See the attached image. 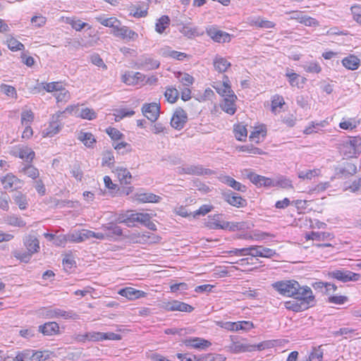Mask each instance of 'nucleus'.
Listing matches in <instances>:
<instances>
[{
	"label": "nucleus",
	"mask_w": 361,
	"mask_h": 361,
	"mask_svg": "<svg viewBox=\"0 0 361 361\" xmlns=\"http://www.w3.org/2000/svg\"><path fill=\"white\" fill-rule=\"evenodd\" d=\"M274 346L272 341H264L257 345H250L240 341H235L232 339L231 343L227 346L228 350L232 353H240L245 352H252L255 350H262Z\"/></svg>",
	"instance_id": "nucleus-1"
},
{
	"label": "nucleus",
	"mask_w": 361,
	"mask_h": 361,
	"mask_svg": "<svg viewBox=\"0 0 361 361\" xmlns=\"http://www.w3.org/2000/svg\"><path fill=\"white\" fill-rule=\"evenodd\" d=\"M221 214H214L213 216H209L207 226L211 229H228L230 231H236L243 228V223L221 221Z\"/></svg>",
	"instance_id": "nucleus-2"
},
{
	"label": "nucleus",
	"mask_w": 361,
	"mask_h": 361,
	"mask_svg": "<svg viewBox=\"0 0 361 361\" xmlns=\"http://www.w3.org/2000/svg\"><path fill=\"white\" fill-rule=\"evenodd\" d=\"M271 286L279 294L291 298L298 288V282L295 280H282L272 283Z\"/></svg>",
	"instance_id": "nucleus-3"
},
{
	"label": "nucleus",
	"mask_w": 361,
	"mask_h": 361,
	"mask_svg": "<svg viewBox=\"0 0 361 361\" xmlns=\"http://www.w3.org/2000/svg\"><path fill=\"white\" fill-rule=\"evenodd\" d=\"M298 288V290L295 291L291 298L305 303L308 308L313 306L315 302V297L311 288L307 286H301L299 283Z\"/></svg>",
	"instance_id": "nucleus-4"
},
{
	"label": "nucleus",
	"mask_w": 361,
	"mask_h": 361,
	"mask_svg": "<svg viewBox=\"0 0 361 361\" xmlns=\"http://www.w3.org/2000/svg\"><path fill=\"white\" fill-rule=\"evenodd\" d=\"M48 358L47 352L25 349L17 353L15 361H44Z\"/></svg>",
	"instance_id": "nucleus-5"
},
{
	"label": "nucleus",
	"mask_w": 361,
	"mask_h": 361,
	"mask_svg": "<svg viewBox=\"0 0 361 361\" xmlns=\"http://www.w3.org/2000/svg\"><path fill=\"white\" fill-rule=\"evenodd\" d=\"M43 314L49 319H78L79 318V315L73 310L66 311L57 307L45 308Z\"/></svg>",
	"instance_id": "nucleus-6"
},
{
	"label": "nucleus",
	"mask_w": 361,
	"mask_h": 361,
	"mask_svg": "<svg viewBox=\"0 0 361 361\" xmlns=\"http://www.w3.org/2000/svg\"><path fill=\"white\" fill-rule=\"evenodd\" d=\"M329 278L335 279L341 282L357 281L360 279V275L349 270L338 269L328 273Z\"/></svg>",
	"instance_id": "nucleus-7"
},
{
	"label": "nucleus",
	"mask_w": 361,
	"mask_h": 361,
	"mask_svg": "<svg viewBox=\"0 0 361 361\" xmlns=\"http://www.w3.org/2000/svg\"><path fill=\"white\" fill-rule=\"evenodd\" d=\"M151 219V216L147 213H127L121 222L125 223L128 226H130L131 224L135 222L140 223L145 225Z\"/></svg>",
	"instance_id": "nucleus-8"
},
{
	"label": "nucleus",
	"mask_w": 361,
	"mask_h": 361,
	"mask_svg": "<svg viewBox=\"0 0 361 361\" xmlns=\"http://www.w3.org/2000/svg\"><path fill=\"white\" fill-rule=\"evenodd\" d=\"M178 173L180 174H190L195 176L211 175L213 171L209 169H204L201 165H190L178 168Z\"/></svg>",
	"instance_id": "nucleus-9"
},
{
	"label": "nucleus",
	"mask_w": 361,
	"mask_h": 361,
	"mask_svg": "<svg viewBox=\"0 0 361 361\" xmlns=\"http://www.w3.org/2000/svg\"><path fill=\"white\" fill-rule=\"evenodd\" d=\"M188 121L186 112L181 108L176 109L171 119V125L177 130L182 129Z\"/></svg>",
	"instance_id": "nucleus-10"
},
{
	"label": "nucleus",
	"mask_w": 361,
	"mask_h": 361,
	"mask_svg": "<svg viewBox=\"0 0 361 361\" xmlns=\"http://www.w3.org/2000/svg\"><path fill=\"white\" fill-rule=\"evenodd\" d=\"M163 308L166 311H180L191 312L194 307L191 305L178 300H172L163 303Z\"/></svg>",
	"instance_id": "nucleus-11"
},
{
	"label": "nucleus",
	"mask_w": 361,
	"mask_h": 361,
	"mask_svg": "<svg viewBox=\"0 0 361 361\" xmlns=\"http://www.w3.org/2000/svg\"><path fill=\"white\" fill-rule=\"evenodd\" d=\"M249 255L252 257H260L271 258L276 255L274 250L263 247L262 245H252L249 247Z\"/></svg>",
	"instance_id": "nucleus-12"
},
{
	"label": "nucleus",
	"mask_w": 361,
	"mask_h": 361,
	"mask_svg": "<svg viewBox=\"0 0 361 361\" xmlns=\"http://www.w3.org/2000/svg\"><path fill=\"white\" fill-rule=\"evenodd\" d=\"M142 114L152 122H155L159 116L160 106L157 103L145 104L142 108Z\"/></svg>",
	"instance_id": "nucleus-13"
},
{
	"label": "nucleus",
	"mask_w": 361,
	"mask_h": 361,
	"mask_svg": "<svg viewBox=\"0 0 361 361\" xmlns=\"http://www.w3.org/2000/svg\"><path fill=\"white\" fill-rule=\"evenodd\" d=\"M183 343L189 348L204 350L209 348L212 343L210 341L199 337H191L183 341Z\"/></svg>",
	"instance_id": "nucleus-14"
},
{
	"label": "nucleus",
	"mask_w": 361,
	"mask_h": 361,
	"mask_svg": "<svg viewBox=\"0 0 361 361\" xmlns=\"http://www.w3.org/2000/svg\"><path fill=\"white\" fill-rule=\"evenodd\" d=\"M114 35L121 37L123 39L135 40L137 38L138 35L127 26H121V23L118 24L114 30Z\"/></svg>",
	"instance_id": "nucleus-15"
},
{
	"label": "nucleus",
	"mask_w": 361,
	"mask_h": 361,
	"mask_svg": "<svg viewBox=\"0 0 361 361\" xmlns=\"http://www.w3.org/2000/svg\"><path fill=\"white\" fill-rule=\"evenodd\" d=\"M4 188L14 190L22 187V181L13 174H7L1 179Z\"/></svg>",
	"instance_id": "nucleus-16"
},
{
	"label": "nucleus",
	"mask_w": 361,
	"mask_h": 361,
	"mask_svg": "<svg viewBox=\"0 0 361 361\" xmlns=\"http://www.w3.org/2000/svg\"><path fill=\"white\" fill-rule=\"evenodd\" d=\"M214 88L216 89V92L224 98H236V96L235 95L233 91L231 90V87L230 85V80L228 76L226 75H224L222 84H221L219 86L214 87Z\"/></svg>",
	"instance_id": "nucleus-17"
},
{
	"label": "nucleus",
	"mask_w": 361,
	"mask_h": 361,
	"mask_svg": "<svg viewBox=\"0 0 361 361\" xmlns=\"http://www.w3.org/2000/svg\"><path fill=\"white\" fill-rule=\"evenodd\" d=\"M224 197L225 201L231 206L240 208L247 205V200L235 192L224 193Z\"/></svg>",
	"instance_id": "nucleus-18"
},
{
	"label": "nucleus",
	"mask_w": 361,
	"mask_h": 361,
	"mask_svg": "<svg viewBox=\"0 0 361 361\" xmlns=\"http://www.w3.org/2000/svg\"><path fill=\"white\" fill-rule=\"evenodd\" d=\"M207 35L215 42L224 43L229 42L231 39L230 35L222 30H217L214 27H209L207 30Z\"/></svg>",
	"instance_id": "nucleus-19"
},
{
	"label": "nucleus",
	"mask_w": 361,
	"mask_h": 361,
	"mask_svg": "<svg viewBox=\"0 0 361 361\" xmlns=\"http://www.w3.org/2000/svg\"><path fill=\"white\" fill-rule=\"evenodd\" d=\"M159 61L147 56H142V58L139 59L137 62V68L145 71L157 69L159 67Z\"/></svg>",
	"instance_id": "nucleus-20"
},
{
	"label": "nucleus",
	"mask_w": 361,
	"mask_h": 361,
	"mask_svg": "<svg viewBox=\"0 0 361 361\" xmlns=\"http://www.w3.org/2000/svg\"><path fill=\"white\" fill-rule=\"evenodd\" d=\"M23 244L27 250L34 255L39 251V241L34 235H27L23 238Z\"/></svg>",
	"instance_id": "nucleus-21"
},
{
	"label": "nucleus",
	"mask_w": 361,
	"mask_h": 361,
	"mask_svg": "<svg viewBox=\"0 0 361 361\" xmlns=\"http://www.w3.org/2000/svg\"><path fill=\"white\" fill-rule=\"evenodd\" d=\"M144 79L145 75L140 72H126L121 76V81L128 85H135Z\"/></svg>",
	"instance_id": "nucleus-22"
},
{
	"label": "nucleus",
	"mask_w": 361,
	"mask_h": 361,
	"mask_svg": "<svg viewBox=\"0 0 361 361\" xmlns=\"http://www.w3.org/2000/svg\"><path fill=\"white\" fill-rule=\"evenodd\" d=\"M118 294L131 300L143 298L146 295V293L144 291L137 290L132 287H126L121 289L118 291Z\"/></svg>",
	"instance_id": "nucleus-23"
},
{
	"label": "nucleus",
	"mask_w": 361,
	"mask_h": 361,
	"mask_svg": "<svg viewBox=\"0 0 361 361\" xmlns=\"http://www.w3.org/2000/svg\"><path fill=\"white\" fill-rule=\"evenodd\" d=\"M39 332L45 336H53L59 334V326L55 322H47L39 326Z\"/></svg>",
	"instance_id": "nucleus-24"
},
{
	"label": "nucleus",
	"mask_w": 361,
	"mask_h": 361,
	"mask_svg": "<svg viewBox=\"0 0 361 361\" xmlns=\"http://www.w3.org/2000/svg\"><path fill=\"white\" fill-rule=\"evenodd\" d=\"M61 129V125L59 119H56V117L54 118L52 117L48 127L42 131V134L44 137H53L54 135L57 134Z\"/></svg>",
	"instance_id": "nucleus-25"
},
{
	"label": "nucleus",
	"mask_w": 361,
	"mask_h": 361,
	"mask_svg": "<svg viewBox=\"0 0 361 361\" xmlns=\"http://www.w3.org/2000/svg\"><path fill=\"white\" fill-rule=\"evenodd\" d=\"M334 238V235L333 233L322 231H312L309 233H307L305 235V238L307 240H312L317 241H325L332 240Z\"/></svg>",
	"instance_id": "nucleus-26"
},
{
	"label": "nucleus",
	"mask_w": 361,
	"mask_h": 361,
	"mask_svg": "<svg viewBox=\"0 0 361 361\" xmlns=\"http://www.w3.org/2000/svg\"><path fill=\"white\" fill-rule=\"evenodd\" d=\"M134 198L140 203H157L161 200V197L151 192L137 193L135 195Z\"/></svg>",
	"instance_id": "nucleus-27"
},
{
	"label": "nucleus",
	"mask_w": 361,
	"mask_h": 361,
	"mask_svg": "<svg viewBox=\"0 0 361 361\" xmlns=\"http://www.w3.org/2000/svg\"><path fill=\"white\" fill-rule=\"evenodd\" d=\"M219 180L235 190L244 192L246 191V186L236 181L234 178L228 176H221Z\"/></svg>",
	"instance_id": "nucleus-28"
},
{
	"label": "nucleus",
	"mask_w": 361,
	"mask_h": 361,
	"mask_svg": "<svg viewBox=\"0 0 361 361\" xmlns=\"http://www.w3.org/2000/svg\"><path fill=\"white\" fill-rule=\"evenodd\" d=\"M224 327L230 331L248 330L253 327V324L252 322L247 321L226 322Z\"/></svg>",
	"instance_id": "nucleus-29"
},
{
	"label": "nucleus",
	"mask_w": 361,
	"mask_h": 361,
	"mask_svg": "<svg viewBox=\"0 0 361 361\" xmlns=\"http://www.w3.org/2000/svg\"><path fill=\"white\" fill-rule=\"evenodd\" d=\"M114 173H116L121 184L127 185L130 183L132 176L127 169L118 166L115 169Z\"/></svg>",
	"instance_id": "nucleus-30"
},
{
	"label": "nucleus",
	"mask_w": 361,
	"mask_h": 361,
	"mask_svg": "<svg viewBox=\"0 0 361 361\" xmlns=\"http://www.w3.org/2000/svg\"><path fill=\"white\" fill-rule=\"evenodd\" d=\"M102 228L104 231L103 233L106 234V238L121 236L122 235V229L121 227L113 223L103 225Z\"/></svg>",
	"instance_id": "nucleus-31"
},
{
	"label": "nucleus",
	"mask_w": 361,
	"mask_h": 361,
	"mask_svg": "<svg viewBox=\"0 0 361 361\" xmlns=\"http://www.w3.org/2000/svg\"><path fill=\"white\" fill-rule=\"evenodd\" d=\"M286 75L288 78V82L292 87H297L298 88L303 87L306 78H302L298 74L289 72L288 71L286 73Z\"/></svg>",
	"instance_id": "nucleus-32"
},
{
	"label": "nucleus",
	"mask_w": 361,
	"mask_h": 361,
	"mask_svg": "<svg viewBox=\"0 0 361 361\" xmlns=\"http://www.w3.org/2000/svg\"><path fill=\"white\" fill-rule=\"evenodd\" d=\"M342 64L347 69L355 71L359 68L360 60L354 55H349L342 60Z\"/></svg>",
	"instance_id": "nucleus-33"
},
{
	"label": "nucleus",
	"mask_w": 361,
	"mask_h": 361,
	"mask_svg": "<svg viewBox=\"0 0 361 361\" xmlns=\"http://www.w3.org/2000/svg\"><path fill=\"white\" fill-rule=\"evenodd\" d=\"M247 177L253 184L258 186H269L271 184V180L270 178L254 173H250L248 174Z\"/></svg>",
	"instance_id": "nucleus-34"
},
{
	"label": "nucleus",
	"mask_w": 361,
	"mask_h": 361,
	"mask_svg": "<svg viewBox=\"0 0 361 361\" xmlns=\"http://www.w3.org/2000/svg\"><path fill=\"white\" fill-rule=\"evenodd\" d=\"M214 67L219 73H224L231 66V63L225 58L216 56L214 59Z\"/></svg>",
	"instance_id": "nucleus-35"
},
{
	"label": "nucleus",
	"mask_w": 361,
	"mask_h": 361,
	"mask_svg": "<svg viewBox=\"0 0 361 361\" xmlns=\"http://www.w3.org/2000/svg\"><path fill=\"white\" fill-rule=\"evenodd\" d=\"M285 307L288 310L295 312H302L308 309L307 305L305 303L300 302L298 300H290L286 301L284 303Z\"/></svg>",
	"instance_id": "nucleus-36"
},
{
	"label": "nucleus",
	"mask_w": 361,
	"mask_h": 361,
	"mask_svg": "<svg viewBox=\"0 0 361 361\" xmlns=\"http://www.w3.org/2000/svg\"><path fill=\"white\" fill-rule=\"evenodd\" d=\"M236 98L226 97L224 98V102L221 104V109L226 113L233 115L235 113L236 108L235 101Z\"/></svg>",
	"instance_id": "nucleus-37"
},
{
	"label": "nucleus",
	"mask_w": 361,
	"mask_h": 361,
	"mask_svg": "<svg viewBox=\"0 0 361 361\" xmlns=\"http://www.w3.org/2000/svg\"><path fill=\"white\" fill-rule=\"evenodd\" d=\"M163 56L171 57L178 61H183L185 59L189 58V56L185 53L171 50L169 48L164 49Z\"/></svg>",
	"instance_id": "nucleus-38"
},
{
	"label": "nucleus",
	"mask_w": 361,
	"mask_h": 361,
	"mask_svg": "<svg viewBox=\"0 0 361 361\" xmlns=\"http://www.w3.org/2000/svg\"><path fill=\"white\" fill-rule=\"evenodd\" d=\"M95 19L97 22L100 23L104 26L112 27L114 30L116 28L118 24H120V21L115 17L106 18L103 16H99L96 17Z\"/></svg>",
	"instance_id": "nucleus-39"
},
{
	"label": "nucleus",
	"mask_w": 361,
	"mask_h": 361,
	"mask_svg": "<svg viewBox=\"0 0 361 361\" xmlns=\"http://www.w3.org/2000/svg\"><path fill=\"white\" fill-rule=\"evenodd\" d=\"M233 132L235 134V137L238 140L243 141L247 137V129L245 126L242 123L234 125Z\"/></svg>",
	"instance_id": "nucleus-40"
},
{
	"label": "nucleus",
	"mask_w": 361,
	"mask_h": 361,
	"mask_svg": "<svg viewBox=\"0 0 361 361\" xmlns=\"http://www.w3.org/2000/svg\"><path fill=\"white\" fill-rule=\"evenodd\" d=\"M5 222L12 226L24 227L26 223L17 215H8L5 217Z\"/></svg>",
	"instance_id": "nucleus-41"
},
{
	"label": "nucleus",
	"mask_w": 361,
	"mask_h": 361,
	"mask_svg": "<svg viewBox=\"0 0 361 361\" xmlns=\"http://www.w3.org/2000/svg\"><path fill=\"white\" fill-rule=\"evenodd\" d=\"M170 24V19L167 16H162L160 18L158 19L157 22L155 25V30L159 33L162 34L165 29L169 27Z\"/></svg>",
	"instance_id": "nucleus-42"
},
{
	"label": "nucleus",
	"mask_w": 361,
	"mask_h": 361,
	"mask_svg": "<svg viewBox=\"0 0 361 361\" xmlns=\"http://www.w3.org/2000/svg\"><path fill=\"white\" fill-rule=\"evenodd\" d=\"M78 138L88 147H92V145L96 142L94 135L91 133L80 132Z\"/></svg>",
	"instance_id": "nucleus-43"
},
{
	"label": "nucleus",
	"mask_w": 361,
	"mask_h": 361,
	"mask_svg": "<svg viewBox=\"0 0 361 361\" xmlns=\"http://www.w3.org/2000/svg\"><path fill=\"white\" fill-rule=\"evenodd\" d=\"M12 255L17 259L20 260L21 262L28 263L33 255L27 250L20 251L16 250L12 252Z\"/></svg>",
	"instance_id": "nucleus-44"
},
{
	"label": "nucleus",
	"mask_w": 361,
	"mask_h": 361,
	"mask_svg": "<svg viewBox=\"0 0 361 361\" xmlns=\"http://www.w3.org/2000/svg\"><path fill=\"white\" fill-rule=\"evenodd\" d=\"M13 199L14 202L18 205V207L20 209H25L27 207V201L25 195L23 194L20 192H16L13 196Z\"/></svg>",
	"instance_id": "nucleus-45"
},
{
	"label": "nucleus",
	"mask_w": 361,
	"mask_h": 361,
	"mask_svg": "<svg viewBox=\"0 0 361 361\" xmlns=\"http://www.w3.org/2000/svg\"><path fill=\"white\" fill-rule=\"evenodd\" d=\"M357 173V166L353 163H346L343 167L339 169L338 174L344 176H352Z\"/></svg>",
	"instance_id": "nucleus-46"
},
{
	"label": "nucleus",
	"mask_w": 361,
	"mask_h": 361,
	"mask_svg": "<svg viewBox=\"0 0 361 361\" xmlns=\"http://www.w3.org/2000/svg\"><path fill=\"white\" fill-rule=\"evenodd\" d=\"M6 43L8 49L12 51L23 50L25 49L24 44L13 37L8 38Z\"/></svg>",
	"instance_id": "nucleus-47"
},
{
	"label": "nucleus",
	"mask_w": 361,
	"mask_h": 361,
	"mask_svg": "<svg viewBox=\"0 0 361 361\" xmlns=\"http://www.w3.org/2000/svg\"><path fill=\"white\" fill-rule=\"evenodd\" d=\"M77 116L83 119L92 121L97 118V114L93 109L86 107L80 109L77 114Z\"/></svg>",
	"instance_id": "nucleus-48"
},
{
	"label": "nucleus",
	"mask_w": 361,
	"mask_h": 361,
	"mask_svg": "<svg viewBox=\"0 0 361 361\" xmlns=\"http://www.w3.org/2000/svg\"><path fill=\"white\" fill-rule=\"evenodd\" d=\"M164 96L169 103L173 104L178 99L179 92L175 87H169L166 88Z\"/></svg>",
	"instance_id": "nucleus-49"
},
{
	"label": "nucleus",
	"mask_w": 361,
	"mask_h": 361,
	"mask_svg": "<svg viewBox=\"0 0 361 361\" xmlns=\"http://www.w3.org/2000/svg\"><path fill=\"white\" fill-rule=\"evenodd\" d=\"M54 96L56 99L57 102H66L71 98L69 92L64 87H61Z\"/></svg>",
	"instance_id": "nucleus-50"
},
{
	"label": "nucleus",
	"mask_w": 361,
	"mask_h": 361,
	"mask_svg": "<svg viewBox=\"0 0 361 361\" xmlns=\"http://www.w3.org/2000/svg\"><path fill=\"white\" fill-rule=\"evenodd\" d=\"M250 24L262 28H272L274 27V23L273 22L263 20L260 18L252 20Z\"/></svg>",
	"instance_id": "nucleus-51"
},
{
	"label": "nucleus",
	"mask_w": 361,
	"mask_h": 361,
	"mask_svg": "<svg viewBox=\"0 0 361 361\" xmlns=\"http://www.w3.org/2000/svg\"><path fill=\"white\" fill-rule=\"evenodd\" d=\"M82 235L85 238V240L87 239H90L91 238H95L99 240H104L106 239V234H104L103 233H96L92 231L89 230H82Z\"/></svg>",
	"instance_id": "nucleus-52"
},
{
	"label": "nucleus",
	"mask_w": 361,
	"mask_h": 361,
	"mask_svg": "<svg viewBox=\"0 0 361 361\" xmlns=\"http://www.w3.org/2000/svg\"><path fill=\"white\" fill-rule=\"evenodd\" d=\"M22 171L28 177L32 178V179L37 178L39 175V171L37 168L33 166L32 165H27L23 168Z\"/></svg>",
	"instance_id": "nucleus-53"
},
{
	"label": "nucleus",
	"mask_w": 361,
	"mask_h": 361,
	"mask_svg": "<svg viewBox=\"0 0 361 361\" xmlns=\"http://www.w3.org/2000/svg\"><path fill=\"white\" fill-rule=\"evenodd\" d=\"M226 357L220 354L209 353L199 358L198 361H225Z\"/></svg>",
	"instance_id": "nucleus-54"
},
{
	"label": "nucleus",
	"mask_w": 361,
	"mask_h": 361,
	"mask_svg": "<svg viewBox=\"0 0 361 361\" xmlns=\"http://www.w3.org/2000/svg\"><path fill=\"white\" fill-rule=\"evenodd\" d=\"M353 19L361 25V5L355 4L350 7Z\"/></svg>",
	"instance_id": "nucleus-55"
},
{
	"label": "nucleus",
	"mask_w": 361,
	"mask_h": 361,
	"mask_svg": "<svg viewBox=\"0 0 361 361\" xmlns=\"http://www.w3.org/2000/svg\"><path fill=\"white\" fill-rule=\"evenodd\" d=\"M34 114L31 110L23 111L21 114V123L23 126L30 125L33 121Z\"/></svg>",
	"instance_id": "nucleus-56"
},
{
	"label": "nucleus",
	"mask_w": 361,
	"mask_h": 361,
	"mask_svg": "<svg viewBox=\"0 0 361 361\" xmlns=\"http://www.w3.org/2000/svg\"><path fill=\"white\" fill-rule=\"evenodd\" d=\"M180 32L185 37L191 38L198 35L197 29L196 27H192L189 25H183L180 29Z\"/></svg>",
	"instance_id": "nucleus-57"
},
{
	"label": "nucleus",
	"mask_w": 361,
	"mask_h": 361,
	"mask_svg": "<svg viewBox=\"0 0 361 361\" xmlns=\"http://www.w3.org/2000/svg\"><path fill=\"white\" fill-rule=\"evenodd\" d=\"M66 22H67V23L71 25V27L73 29H75L76 31H80L85 27L88 25L87 23H83L80 20H78V19L67 18Z\"/></svg>",
	"instance_id": "nucleus-58"
},
{
	"label": "nucleus",
	"mask_w": 361,
	"mask_h": 361,
	"mask_svg": "<svg viewBox=\"0 0 361 361\" xmlns=\"http://www.w3.org/2000/svg\"><path fill=\"white\" fill-rule=\"evenodd\" d=\"M178 75L177 76L179 81L185 86H190L194 82V78L192 75L188 73H178Z\"/></svg>",
	"instance_id": "nucleus-59"
},
{
	"label": "nucleus",
	"mask_w": 361,
	"mask_h": 361,
	"mask_svg": "<svg viewBox=\"0 0 361 361\" xmlns=\"http://www.w3.org/2000/svg\"><path fill=\"white\" fill-rule=\"evenodd\" d=\"M285 104L283 98L280 95L274 96L271 100V111L272 112H276L277 107L281 108Z\"/></svg>",
	"instance_id": "nucleus-60"
},
{
	"label": "nucleus",
	"mask_w": 361,
	"mask_h": 361,
	"mask_svg": "<svg viewBox=\"0 0 361 361\" xmlns=\"http://www.w3.org/2000/svg\"><path fill=\"white\" fill-rule=\"evenodd\" d=\"M300 23L309 27H317L319 25V23L317 20L304 14L301 18Z\"/></svg>",
	"instance_id": "nucleus-61"
},
{
	"label": "nucleus",
	"mask_w": 361,
	"mask_h": 361,
	"mask_svg": "<svg viewBox=\"0 0 361 361\" xmlns=\"http://www.w3.org/2000/svg\"><path fill=\"white\" fill-rule=\"evenodd\" d=\"M20 157L27 161H31L35 157V152L27 147L20 151Z\"/></svg>",
	"instance_id": "nucleus-62"
},
{
	"label": "nucleus",
	"mask_w": 361,
	"mask_h": 361,
	"mask_svg": "<svg viewBox=\"0 0 361 361\" xmlns=\"http://www.w3.org/2000/svg\"><path fill=\"white\" fill-rule=\"evenodd\" d=\"M303 68L305 71L309 73H319L322 68L318 63L311 62L303 66Z\"/></svg>",
	"instance_id": "nucleus-63"
},
{
	"label": "nucleus",
	"mask_w": 361,
	"mask_h": 361,
	"mask_svg": "<svg viewBox=\"0 0 361 361\" xmlns=\"http://www.w3.org/2000/svg\"><path fill=\"white\" fill-rule=\"evenodd\" d=\"M1 91L4 92L8 97L12 98L17 97V92L14 87L8 85H2L1 87Z\"/></svg>",
	"instance_id": "nucleus-64"
}]
</instances>
